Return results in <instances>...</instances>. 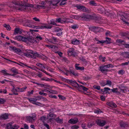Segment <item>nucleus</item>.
I'll use <instances>...</instances> for the list:
<instances>
[{"label": "nucleus", "instance_id": "nucleus-1", "mask_svg": "<svg viewBox=\"0 0 129 129\" xmlns=\"http://www.w3.org/2000/svg\"><path fill=\"white\" fill-rule=\"evenodd\" d=\"M52 27V26L48 25L46 24H41L38 26H36V28L38 29H50Z\"/></svg>", "mask_w": 129, "mask_h": 129}, {"label": "nucleus", "instance_id": "nucleus-2", "mask_svg": "<svg viewBox=\"0 0 129 129\" xmlns=\"http://www.w3.org/2000/svg\"><path fill=\"white\" fill-rule=\"evenodd\" d=\"M13 122H10L6 125V127L7 129H18L19 127L18 125L14 124L13 125Z\"/></svg>", "mask_w": 129, "mask_h": 129}, {"label": "nucleus", "instance_id": "nucleus-3", "mask_svg": "<svg viewBox=\"0 0 129 129\" xmlns=\"http://www.w3.org/2000/svg\"><path fill=\"white\" fill-rule=\"evenodd\" d=\"M96 123L98 125L102 127L106 124V121L102 119H97L95 121Z\"/></svg>", "mask_w": 129, "mask_h": 129}, {"label": "nucleus", "instance_id": "nucleus-4", "mask_svg": "<svg viewBox=\"0 0 129 129\" xmlns=\"http://www.w3.org/2000/svg\"><path fill=\"white\" fill-rule=\"evenodd\" d=\"M106 40L105 41L102 40V41H98V42L97 43V44H99L100 43H106L107 44H110L111 43V39L110 38L106 37Z\"/></svg>", "mask_w": 129, "mask_h": 129}, {"label": "nucleus", "instance_id": "nucleus-5", "mask_svg": "<svg viewBox=\"0 0 129 129\" xmlns=\"http://www.w3.org/2000/svg\"><path fill=\"white\" fill-rule=\"evenodd\" d=\"M59 0H52L48 2L50 6H57V4L59 2Z\"/></svg>", "mask_w": 129, "mask_h": 129}, {"label": "nucleus", "instance_id": "nucleus-6", "mask_svg": "<svg viewBox=\"0 0 129 129\" xmlns=\"http://www.w3.org/2000/svg\"><path fill=\"white\" fill-rule=\"evenodd\" d=\"M9 48L10 50H12L14 51L15 52L17 53H18L20 52L21 51V50L20 49L17 48L15 47H11L10 46H9Z\"/></svg>", "mask_w": 129, "mask_h": 129}, {"label": "nucleus", "instance_id": "nucleus-7", "mask_svg": "<svg viewBox=\"0 0 129 129\" xmlns=\"http://www.w3.org/2000/svg\"><path fill=\"white\" fill-rule=\"evenodd\" d=\"M35 117L33 116H27L26 117V120L29 122H33L35 120Z\"/></svg>", "mask_w": 129, "mask_h": 129}, {"label": "nucleus", "instance_id": "nucleus-8", "mask_svg": "<svg viewBox=\"0 0 129 129\" xmlns=\"http://www.w3.org/2000/svg\"><path fill=\"white\" fill-rule=\"evenodd\" d=\"M90 15H89L83 14L81 15V20H87L89 19L90 17Z\"/></svg>", "mask_w": 129, "mask_h": 129}, {"label": "nucleus", "instance_id": "nucleus-9", "mask_svg": "<svg viewBox=\"0 0 129 129\" xmlns=\"http://www.w3.org/2000/svg\"><path fill=\"white\" fill-rule=\"evenodd\" d=\"M78 122V119L76 118H72L69 120L68 122L72 124H75Z\"/></svg>", "mask_w": 129, "mask_h": 129}, {"label": "nucleus", "instance_id": "nucleus-10", "mask_svg": "<svg viewBox=\"0 0 129 129\" xmlns=\"http://www.w3.org/2000/svg\"><path fill=\"white\" fill-rule=\"evenodd\" d=\"M106 66H104L103 67L101 66L100 67V70L102 72L106 73L108 71V70L106 68Z\"/></svg>", "mask_w": 129, "mask_h": 129}, {"label": "nucleus", "instance_id": "nucleus-11", "mask_svg": "<svg viewBox=\"0 0 129 129\" xmlns=\"http://www.w3.org/2000/svg\"><path fill=\"white\" fill-rule=\"evenodd\" d=\"M8 118V115L7 113H5L2 114L0 116V119L2 120H6Z\"/></svg>", "mask_w": 129, "mask_h": 129}, {"label": "nucleus", "instance_id": "nucleus-12", "mask_svg": "<svg viewBox=\"0 0 129 129\" xmlns=\"http://www.w3.org/2000/svg\"><path fill=\"white\" fill-rule=\"evenodd\" d=\"M107 104L112 108H115L117 106V105L115 103L112 102H107Z\"/></svg>", "mask_w": 129, "mask_h": 129}, {"label": "nucleus", "instance_id": "nucleus-13", "mask_svg": "<svg viewBox=\"0 0 129 129\" xmlns=\"http://www.w3.org/2000/svg\"><path fill=\"white\" fill-rule=\"evenodd\" d=\"M120 125L121 127L123 128H125L128 127V123L124 122H120Z\"/></svg>", "mask_w": 129, "mask_h": 129}, {"label": "nucleus", "instance_id": "nucleus-14", "mask_svg": "<svg viewBox=\"0 0 129 129\" xmlns=\"http://www.w3.org/2000/svg\"><path fill=\"white\" fill-rule=\"evenodd\" d=\"M99 27L98 26H93L90 28L91 30L94 32H98L99 30Z\"/></svg>", "mask_w": 129, "mask_h": 129}, {"label": "nucleus", "instance_id": "nucleus-15", "mask_svg": "<svg viewBox=\"0 0 129 129\" xmlns=\"http://www.w3.org/2000/svg\"><path fill=\"white\" fill-rule=\"evenodd\" d=\"M28 40V42L31 43H37V41L36 40V38H29Z\"/></svg>", "mask_w": 129, "mask_h": 129}, {"label": "nucleus", "instance_id": "nucleus-16", "mask_svg": "<svg viewBox=\"0 0 129 129\" xmlns=\"http://www.w3.org/2000/svg\"><path fill=\"white\" fill-rule=\"evenodd\" d=\"M79 43V40L77 39H74L72 41L71 43L73 45H78Z\"/></svg>", "mask_w": 129, "mask_h": 129}, {"label": "nucleus", "instance_id": "nucleus-17", "mask_svg": "<svg viewBox=\"0 0 129 129\" xmlns=\"http://www.w3.org/2000/svg\"><path fill=\"white\" fill-rule=\"evenodd\" d=\"M76 85H77L78 88H80V87H81L82 89L83 90H84V91H86L88 89V88H86V87L83 86L81 85H79L77 82L76 83Z\"/></svg>", "mask_w": 129, "mask_h": 129}, {"label": "nucleus", "instance_id": "nucleus-18", "mask_svg": "<svg viewBox=\"0 0 129 129\" xmlns=\"http://www.w3.org/2000/svg\"><path fill=\"white\" fill-rule=\"evenodd\" d=\"M22 32L20 30V29L19 28H15L14 30V34L16 35L18 33L21 34Z\"/></svg>", "mask_w": 129, "mask_h": 129}, {"label": "nucleus", "instance_id": "nucleus-19", "mask_svg": "<svg viewBox=\"0 0 129 129\" xmlns=\"http://www.w3.org/2000/svg\"><path fill=\"white\" fill-rule=\"evenodd\" d=\"M67 71L69 72L70 74H72L74 76H76L78 75V73H75L74 71L73 70L70 69L69 70H67Z\"/></svg>", "mask_w": 129, "mask_h": 129}, {"label": "nucleus", "instance_id": "nucleus-20", "mask_svg": "<svg viewBox=\"0 0 129 129\" xmlns=\"http://www.w3.org/2000/svg\"><path fill=\"white\" fill-rule=\"evenodd\" d=\"M17 64L18 65H20V66H21L22 67H27L29 68H30L31 69H33V68L31 67L30 66H28L25 64H24V63H22V62H19L18 63H17Z\"/></svg>", "mask_w": 129, "mask_h": 129}, {"label": "nucleus", "instance_id": "nucleus-21", "mask_svg": "<svg viewBox=\"0 0 129 129\" xmlns=\"http://www.w3.org/2000/svg\"><path fill=\"white\" fill-rule=\"evenodd\" d=\"M40 54H38L37 52H33L32 55H31V58H35L39 56Z\"/></svg>", "mask_w": 129, "mask_h": 129}, {"label": "nucleus", "instance_id": "nucleus-22", "mask_svg": "<svg viewBox=\"0 0 129 129\" xmlns=\"http://www.w3.org/2000/svg\"><path fill=\"white\" fill-rule=\"evenodd\" d=\"M122 54L124 57L128 58H129V52H123L122 53Z\"/></svg>", "mask_w": 129, "mask_h": 129}, {"label": "nucleus", "instance_id": "nucleus-23", "mask_svg": "<svg viewBox=\"0 0 129 129\" xmlns=\"http://www.w3.org/2000/svg\"><path fill=\"white\" fill-rule=\"evenodd\" d=\"M25 6H20L19 7H17V9L19 10H20L21 11H25Z\"/></svg>", "mask_w": 129, "mask_h": 129}, {"label": "nucleus", "instance_id": "nucleus-24", "mask_svg": "<svg viewBox=\"0 0 129 129\" xmlns=\"http://www.w3.org/2000/svg\"><path fill=\"white\" fill-rule=\"evenodd\" d=\"M121 19L122 21L124 22V23H125L127 25L129 24V23L128 22H126L125 21V19H124L123 18H124L125 19H126V17H125L123 15H121Z\"/></svg>", "mask_w": 129, "mask_h": 129}, {"label": "nucleus", "instance_id": "nucleus-25", "mask_svg": "<svg viewBox=\"0 0 129 129\" xmlns=\"http://www.w3.org/2000/svg\"><path fill=\"white\" fill-rule=\"evenodd\" d=\"M3 26L6 28L7 30H10L11 29V28L9 24H4L3 25Z\"/></svg>", "mask_w": 129, "mask_h": 129}, {"label": "nucleus", "instance_id": "nucleus-26", "mask_svg": "<svg viewBox=\"0 0 129 129\" xmlns=\"http://www.w3.org/2000/svg\"><path fill=\"white\" fill-rule=\"evenodd\" d=\"M36 65L40 67L41 69H45V68L44 64L40 63H38L36 64Z\"/></svg>", "mask_w": 129, "mask_h": 129}, {"label": "nucleus", "instance_id": "nucleus-27", "mask_svg": "<svg viewBox=\"0 0 129 129\" xmlns=\"http://www.w3.org/2000/svg\"><path fill=\"white\" fill-rule=\"evenodd\" d=\"M29 37L26 38L25 37L22 36L21 40L25 42H28V39H29Z\"/></svg>", "mask_w": 129, "mask_h": 129}, {"label": "nucleus", "instance_id": "nucleus-28", "mask_svg": "<svg viewBox=\"0 0 129 129\" xmlns=\"http://www.w3.org/2000/svg\"><path fill=\"white\" fill-rule=\"evenodd\" d=\"M95 124L94 122H90L88 123V127L89 128H90Z\"/></svg>", "mask_w": 129, "mask_h": 129}, {"label": "nucleus", "instance_id": "nucleus-29", "mask_svg": "<svg viewBox=\"0 0 129 129\" xmlns=\"http://www.w3.org/2000/svg\"><path fill=\"white\" fill-rule=\"evenodd\" d=\"M55 116V115L53 112H50L49 114L47 115V117L48 118H49V117H53Z\"/></svg>", "mask_w": 129, "mask_h": 129}, {"label": "nucleus", "instance_id": "nucleus-30", "mask_svg": "<svg viewBox=\"0 0 129 129\" xmlns=\"http://www.w3.org/2000/svg\"><path fill=\"white\" fill-rule=\"evenodd\" d=\"M63 120L62 119H60L59 117L55 119V120L58 123L62 122Z\"/></svg>", "mask_w": 129, "mask_h": 129}, {"label": "nucleus", "instance_id": "nucleus-31", "mask_svg": "<svg viewBox=\"0 0 129 129\" xmlns=\"http://www.w3.org/2000/svg\"><path fill=\"white\" fill-rule=\"evenodd\" d=\"M27 88V87L26 86L23 87L21 88H19L18 89V92H23L24 90L26 89Z\"/></svg>", "mask_w": 129, "mask_h": 129}, {"label": "nucleus", "instance_id": "nucleus-32", "mask_svg": "<svg viewBox=\"0 0 129 129\" xmlns=\"http://www.w3.org/2000/svg\"><path fill=\"white\" fill-rule=\"evenodd\" d=\"M89 3L90 5L92 6H97V4L94 1H90Z\"/></svg>", "mask_w": 129, "mask_h": 129}, {"label": "nucleus", "instance_id": "nucleus-33", "mask_svg": "<svg viewBox=\"0 0 129 129\" xmlns=\"http://www.w3.org/2000/svg\"><path fill=\"white\" fill-rule=\"evenodd\" d=\"M27 99L29 102H31V101L36 102L38 100L37 99L34 98H28Z\"/></svg>", "mask_w": 129, "mask_h": 129}, {"label": "nucleus", "instance_id": "nucleus-34", "mask_svg": "<svg viewBox=\"0 0 129 129\" xmlns=\"http://www.w3.org/2000/svg\"><path fill=\"white\" fill-rule=\"evenodd\" d=\"M10 70L12 71V72L14 74H18V70L16 69H14L13 68H12Z\"/></svg>", "mask_w": 129, "mask_h": 129}, {"label": "nucleus", "instance_id": "nucleus-35", "mask_svg": "<svg viewBox=\"0 0 129 129\" xmlns=\"http://www.w3.org/2000/svg\"><path fill=\"white\" fill-rule=\"evenodd\" d=\"M110 90V88L108 87H105L104 89H101V91L102 92H105L107 91V92L108 91V90Z\"/></svg>", "mask_w": 129, "mask_h": 129}, {"label": "nucleus", "instance_id": "nucleus-36", "mask_svg": "<svg viewBox=\"0 0 129 129\" xmlns=\"http://www.w3.org/2000/svg\"><path fill=\"white\" fill-rule=\"evenodd\" d=\"M47 119V118L45 116H43L41 117L40 119L42 121L43 123L45 122V121Z\"/></svg>", "mask_w": 129, "mask_h": 129}, {"label": "nucleus", "instance_id": "nucleus-37", "mask_svg": "<svg viewBox=\"0 0 129 129\" xmlns=\"http://www.w3.org/2000/svg\"><path fill=\"white\" fill-rule=\"evenodd\" d=\"M116 42L118 43H119L121 44H122V42H124V41L120 39H118L116 40Z\"/></svg>", "mask_w": 129, "mask_h": 129}, {"label": "nucleus", "instance_id": "nucleus-38", "mask_svg": "<svg viewBox=\"0 0 129 129\" xmlns=\"http://www.w3.org/2000/svg\"><path fill=\"white\" fill-rule=\"evenodd\" d=\"M75 68L77 70H83L84 69V67H80L78 66H76Z\"/></svg>", "mask_w": 129, "mask_h": 129}, {"label": "nucleus", "instance_id": "nucleus-39", "mask_svg": "<svg viewBox=\"0 0 129 129\" xmlns=\"http://www.w3.org/2000/svg\"><path fill=\"white\" fill-rule=\"evenodd\" d=\"M78 25L77 24H74L71 26V28L74 29H75L78 28Z\"/></svg>", "mask_w": 129, "mask_h": 129}, {"label": "nucleus", "instance_id": "nucleus-40", "mask_svg": "<svg viewBox=\"0 0 129 129\" xmlns=\"http://www.w3.org/2000/svg\"><path fill=\"white\" fill-rule=\"evenodd\" d=\"M62 19L60 18H56L55 20V22H56L60 23H62Z\"/></svg>", "mask_w": 129, "mask_h": 129}, {"label": "nucleus", "instance_id": "nucleus-41", "mask_svg": "<svg viewBox=\"0 0 129 129\" xmlns=\"http://www.w3.org/2000/svg\"><path fill=\"white\" fill-rule=\"evenodd\" d=\"M125 87L123 86H121L119 87V88L120 89V92H124V91L125 90L124 89H123L122 88H125Z\"/></svg>", "mask_w": 129, "mask_h": 129}, {"label": "nucleus", "instance_id": "nucleus-42", "mask_svg": "<svg viewBox=\"0 0 129 129\" xmlns=\"http://www.w3.org/2000/svg\"><path fill=\"white\" fill-rule=\"evenodd\" d=\"M68 54L70 56H75V55L74 51L68 52Z\"/></svg>", "mask_w": 129, "mask_h": 129}, {"label": "nucleus", "instance_id": "nucleus-43", "mask_svg": "<svg viewBox=\"0 0 129 129\" xmlns=\"http://www.w3.org/2000/svg\"><path fill=\"white\" fill-rule=\"evenodd\" d=\"M125 73V71L123 70H119L118 72V74H119L122 75L123 74Z\"/></svg>", "mask_w": 129, "mask_h": 129}, {"label": "nucleus", "instance_id": "nucleus-44", "mask_svg": "<svg viewBox=\"0 0 129 129\" xmlns=\"http://www.w3.org/2000/svg\"><path fill=\"white\" fill-rule=\"evenodd\" d=\"M18 89V87H17L15 89H14L13 90H12L11 91L13 93H15V92H19Z\"/></svg>", "mask_w": 129, "mask_h": 129}, {"label": "nucleus", "instance_id": "nucleus-45", "mask_svg": "<svg viewBox=\"0 0 129 129\" xmlns=\"http://www.w3.org/2000/svg\"><path fill=\"white\" fill-rule=\"evenodd\" d=\"M118 89L117 88H113V89H110V90L112 91L113 92L119 93V92H118L117 90Z\"/></svg>", "mask_w": 129, "mask_h": 129}, {"label": "nucleus", "instance_id": "nucleus-46", "mask_svg": "<svg viewBox=\"0 0 129 129\" xmlns=\"http://www.w3.org/2000/svg\"><path fill=\"white\" fill-rule=\"evenodd\" d=\"M5 101H6L4 99L0 98V104H3Z\"/></svg>", "mask_w": 129, "mask_h": 129}, {"label": "nucleus", "instance_id": "nucleus-47", "mask_svg": "<svg viewBox=\"0 0 129 129\" xmlns=\"http://www.w3.org/2000/svg\"><path fill=\"white\" fill-rule=\"evenodd\" d=\"M24 55L26 56L29 57H31V55L28 54L27 52L24 53Z\"/></svg>", "mask_w": 129, "mask_h": 129}, {"label": "nucleus", "instance_id": "nucleus-48", "mask_svg": "<svg viewBox=\"0 0 129 129\" xmlns=\"http://www.w3.org/2000/svg\"><path fill=\"white\" fill-rule=\"evenodd\" d=\"M67 18L66 17H64L63 18H62V23H66L67 20Z\"/></svg>", "mask_w": 129, "mask_h": 129}, {"label": "nucleus", "instance_id": "nucleus-49", "mask_svg": "<svg viewBox=\"0 0 129 129\" xmlns=\"http://www.w3.org/2000/svg\"><path fill=\"white\" fill-rule=\"evenodd\" d=\"M58 96L59 97V98L61 100H64L66 99V98L65 97L62 96L61 95H58Z\"/></svg>", "mask_w": 129, "mask_h": 129}, {"label": "nucleus", "instance_id": "nucleus-50", "mask_svg": "<svg viewBox=\"0 0 129 129\" xmlns=\"http://www.w3.org/2000/svg\"><path fill=\"white\" fill-rule=\"evenodd\" d=\"M106 58L105 57H103L102 55H101L100 56V60L102 61L103 62H105V60Z\"/></svg>", "mask_w": 129, "mask_h": 129}, {"label": "nucleus", "instance_id": "nucleus-51", "mask_svg": "<svg viewBox=\"0 0 129 129\" xmlns=\"http://www.w3.org/2000/svg\"><path fill=\"white\" fill-rule=\"evenodd\" d=\"M73 22V20L71 19H70L69 18H67V22L66 23H72Z\"/></svg>", "mask_w": 129, "mask_h": 129}, {"label": "nucleus", "instance_id": "nucleus-52", "mask_svg": "<svg viewBox=\"0 0 129 129\" xmlns=\"http://www.w3.org/2000/svg\"><path fill=\"white\" fill-rule=\"evenodd\" d=\"M37 7L39 9H40L41 8L42 9H44L46 8L44 6L39 5H37Z\"/></svg>", "mask_w": 129, "mask_h": 129}, {"label": "nucleus", "instance_id": "nucleus-53", "mask_svg": "<svg viewBox=\"0 0 129 129\" xmlns=\"http://www.w3.org/2000/svg\"><path fill=\"white\" fill-rule=\"evenodd\" d=\"M93 87L94 88L98 90H100V86L94 85L93 86Z\"/></svg>", "mask_w": 129, "mask_h": 129}, {"label": "nucleus", "instance_id": "nucleus-54", "mask_svg": "<svg viewBox=\"0 0 129 129\" xmlns=\"http://www.w3.org/2000/svg\"><path fill=\"white\" fill-rule=\"evenodd\" d=\"M22 36H16L15 37V39L18 40L19 41L21 40Z\"/></svg>", "mask_w": 129, "mask_h": 129}, {"label": "nucleus", "instance_id": "nucleus-55", "mask_svg": "<svg viewBox=\"0 0 129 129\" xmlns=\"http://www.w3.org/2000/svg\"><path fill=\"white\" fill-rule=\"evenodd\" d=\"M36 38L38 41L43 39L41 37L40 35H38V36L36 37Z\"/></svg>", "mask_w": 129, "mask_h": 129}, {"label": "nucleus", "instance_id": "nucleus-56", "mask_svg": "<svg viewBox=\"0 0 129 129\" xmlns=\"http://www.w3.org/2000/svg\"><path fill=\"white\" fill-rule=\"evenodd\" d=\"M12 3L14 4L15 5H19V3L17 1H13L12 2Z\"/></svg>", "mask_w": 129, "mask_h": 129}, {"label": "nucleus", "instance_id": "nucleus-57", "mask_svg": "<svg viewBox=\"0 0 129 129\" xmlns=\"http://www.w3.org/2000/svg\"><path fill=\"white\" fill-rule=\"evenodd\" d=\"M76 82L75 80L72 81V82H71V84H72L73 86H76Z\"/></svg>", "mask_w": 129, "mask_h": 129}, {"label": "nucleus", "instance_id": "nucleus-58", "mask_svg": "<svg viewBox=\"0 0 129 129\" xmlns=\"http://www.w3.org/2000/svg\"><path fill=\"white\" fill-rule=\"evenodd\" d=\"M79 127L77 125H74L72 126L71 127L72 129H77Z\"/></svg>", "mask_w": 129, "mask_h": 129}, {"label": "nucleus", "instance_id": "nucleus-59", "mask_svg": "<svg viewBox=\"0 0 129 129\" xmlns=\"http://www.w3.org/2000/svg\"><path fill=\"white\" fill-rule=\"evenodd\" d=\"M31 10V9L30 8L28 7L27 6H25V11L28 12L30 11Z\"/></svg>", "mask_w": 129, "mask_h": 129}, {"label": "nucleus", "instance_id": "nucleus-60", "mask_svg": "<svg viewBox=\"0 0 129 129\" xmlns=\"http://www.w3.org/2000/svg\"><path fill=\"white\" fill-rule=\"evenodd\" d=\"M100 84L102 86H104L106 85V83L104 81H102L100 82Z\"/></svg>", "mask_w": 129, "mask_h": 129}, {"label": "nucleus", "instance_id": "nucleus-61", "mask_svg": "<svg viewBox=\"0 0 129 129\" xmlns=\"http://www.w3.org/2000/svg\"><path fill=\"white\" fill-rule=\"evenodd\" d=\"M51 40L52 41H53L54 42H57L56 38L52 37Z\"/></svg>", "mask_w": 129, "mask_h": 129}, {"label": "nucleus", "instance_id": "nucleus-62", "mask_svg": "<svg viewBox=\"0 0 129 129\" xmlns=\"http://www.w3.org/2000/svg\"><path fill=\"white\" fill-rule=\"evenodd\" d=\"M129 61L127 62H125L124 63H121V65L122 66H127L129 64Z\"/></svg>", "mask_w": 129, "mask_h": 129}, {"label": "nucleus", "instance_id": "nucleus-63", "mask_svg": "<svg viewBox=\"0 0 129 129\" xmlns=\"http://www.w3.org/2000/svg\"><path fill=\"white\" fill-rule=\"evenodd\" d=\"M83 6H79L78 5H76V7L77 9H79L80 10H82Z\"/></svg>", "mask_w": 129, "mask_h": 129}, {"label": "nucleus", "instance_id": "nucleus-64", "mask_svg": "<svg viewBox=\"0 0 129 129\" xmlns=\"http://www.w3.org/2000/svg\"><path fill=\"white\" fill-rule=\"evenodd\" d=\"M122 44L125 47L129 48V44L123 43Z\"/></svg>", "mask_w": 129, "mask_h": 129}]
</instances>
